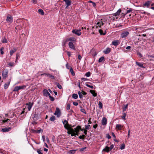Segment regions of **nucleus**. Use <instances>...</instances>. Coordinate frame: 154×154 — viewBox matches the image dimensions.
<instances>
[{
    "label": "nucleus",
    "mask_w": 154,
    "mask_h": 154,
    "mask_svg": "<svg viewBox=\"0 0 154 154\" xmlns=\"http://www.w3.org/2000/svg\"><path fill=\"white\" fill-rule=\"evenodd\" d=\"M81 129V126L79 125L77 126L76 128H74L75 132H79L80 131V129Z\"/></svg>",
    "instance_id": "19"
},
{
    "label": "nucleus",
    "mask_w": 154,
    "mask_h": 154,
    "mask_svg": "<svg viewBox=\"0 0 154 154\" xmlns=\"http://www.w3.org/2000/svg\"><path fill=\"white\" fill-rule=\"evenodd\" d=\"M119 43V41L118 40H115L112 42V44L115 46L118 45Z\"/></svg>",
    "instance_id": "6"
},
{
    "label": "nucleus",
    "mask_w": 154,
    "mask_h": 154,
    "mask_svg": "<svg viewBox=\"0 0 154 154\" xmlns=\"http://www.w3.org/2000/svg\"><path fill=\"white\" fill-rule=\"evenodd\" d=\"M123 126L120 124H117L116 125V129L117 130H121L122 129Z\"/></svg>",
    "instance_id": "12"
},
{
    "label": "nucleus",
    "mask_w": 154,
    "mask_h": 154,
    "mask_svg": "<svg viewBox=\"0 0 154 154\" xmlns=\"http://www.w3.org/2000/svg\"><path fill=\"white\" fill-rule=\"evenodd\" d=\"M150 3L151 2L150 1H147L143 5V7H144V6H146L147 7H148L150 5Z\"/></svg>",
    "instance_id": "22"
},
{
    "label": "nucleus",
    "mask_w": 154,
    "mask_h": 154,
    "mask_svg": "<svg viewBox=\"0 0 154 154\" xmlns=\"http://www.w3.org/2000/svg\"><path fill=\"white\" fill-rule=\"evenodd\" d=\"M85 129L86 130H89L91 128V126L90 125H85Z\"/></svg>",
    "instance_id": "37"
},
{
    "label": "nucleus",
    "mask_w": 154,
    "mask_h": 154,
    "mask_svg": "<svg viewBox=\"0 0 154 154\" xmlns=\"http://www.w3.org/2000/svg\"><path fill=\"white\" fill-rule=\"evenodd\" d=\"M47 75L48 76L49 78H51V79H55V77L52 75H51V74H49V73H47V75Z\"/></svg>",
    "instance_id": "27"
},
{
    "label": "nucleus",
    "mask_w": 154,
    "mask_h": 154,
    "mask_svg": "<svg viewBox=\"0 0 154 154\" xmlns=\"http://www.w3.org/2000/svg\"><path fill=\"white\" fill-rule=\"evenodd\" d=\"M66 53L68 55L69 57L70 56L71 54L69 52V51H66Z\"/></svg>",
    "instance_id": "53"
},
{
    "label": "nucleus",
    "mask_w": 154,
    "mask_h": 154,
    "mask_svg": "<svg viewBox=\"0 0 154 154\" xmlns=\"http://www.w3.org/2000/svg\"><path fill=\"white\" fill-rule=\"evenodd\" d=\"M55 119H56L55 117L54 116H52L50 118V120L51 121L54 122L55 120Z\"/></svg>",
    "instance_id": "32"
},
{
    "label": "nucleus",
    "mask_w": 154,
    "mask_h": 154,
    "mask_svg": "<svg viewBox=\"0 0 154 154\" xmlns=\"http://www.w3.org/2000/svg\"><path fill=\"white\" fill-rule=\"evenodd\" d=\"M70 108V103H68L67 104L66 109L67 110H69Z\"/></svg>",
    "instance_id": "38"
},
{
    "label": "nucleus",
    "mask_w": 154,
    "mask_h": 154,
    "mask_svg": "<svg viewBox=\"0 0 154 154\" xmlns=\"http://www.w3.org/2000/svg\"><path fill=\"white\" fill-rule=\"evenodd\" d=\"M63 124L64 125V127L65 128V129H67V127H66V126L67 125H69L68 121L66 120L65 119L64 120V121H63Z\"/></svg>",
    "instance_id": "16"
},
{
    "label": "nucleus",
    "mask_w": 154,
    "mask_h": 154,
    "mask_svg": "<svg viewBox=\"0 0 154 154\" xmlns=\"http://www.w3.org/2000/svg\"><path fill=\"white\" fill-rule=\"evenodd\" d=\"M41 151L42 150L40 149H38L37 150V152L38 154H43V153L41 152Z\"/></svg>",
    "instance_id": "46"
},
{
    "label": "nucleus",
    "mask_w": 154,
    "mask_h": 154,
    "mask_svg": "<svg viewBox=\"0 0 154 154\" xmlns=\"http://www.w3.org/2000/svg\"><path fill=\"white\" fill-rule=\"evenodd\" d=\"M90 92L92 94L93 96L95 97L97 96V94L95 92V91L94 90H90Z\"/></svg>",
    "instance_id": "23"
},
{
    "label": "nucleus",
    "mask_w": 154,
    "mask_h": 154,
    "mask_svg": "<svg viewBox=\"0 0 154 154\" xmlns=\"http://www.w3.org/2000/svg\"><path fill=\"white\" fill-rule=\"evenodd\" d=\"M113 147H114L113 144H112L110 145L109 148H110V149L111 150L113 148Z\"/></svg>",
    "instance_id": "60"
},
{
    "label": "nucleus",
    "mask_w": 154,
    "mask_h": 154,
    "mask_svg": "<svg viewBox=\"0 0 154 154\" xmlns=\"http://www.w3.org/2000/svg\"><path fill=\"white\" fill-rule=\"evenodd\" d=\"M70 72H71V75H72V76H74L75 75V73L73 70V69H72V68L71 67L70 68Z\"/></svg>",
    "instance_id": "30"
},
{
    "label": "nucleus",
    "mask_w": 154,
    "mask_h": 154,
    "mask_svg": "<svg viewBox=\"0 0 154 154\" xmlns=\"http://www.w3.org/2000/svg\"><path fill=\"white\" fill-rule=\"evenodd\" d=\"M110 150H111L110 149L109 147L107 146H106L103 150V151H105L107 152H109Z\"/></svg>",
    "instance_id": "18"
},
{
    "label": "nucleus",
    "mask_w": 154,
    "mask_h": 154,
    "mask_svg": "<svg viewBox=\"0 0 154 154\" xmlns=\"http://www.w3.org/2000/svg\"><path fill=\"white\" fill-rule=\"evenodd\" d=\"M78 94L79 96V98L80 99L82 98V95L80 91L78 92Z\"/></svg>",
    "instance_id": "43"
},
{
    "label": "nucleus",
    "mask_w": 154,
    "mask_h": 154,
    "mask_svg": "<svg viewBox=\"0 0 154 154\" xmlns=\"http://www.w3.org/2000/svg\"><path fill=\"white\" fill-rule=\"evenodd\" d=\"M38 13L39 14L42 15H43L45 14L44 12L42 9H39L38 10Z\"/></svg>",
    "instance_id": "26"
},
{
    "label": "nucleus",
    "mask_w": 154,
    "mask_h": 154,
    "mask_svg": "<svg viewBox=\"0 0 154 154\" xmlns=\"http://www.w3.org/2000/svg\"><path fill=\"white\" fill-rule=\"evenodd\" d=\"M111 50L110 48H107L106 49L103 51V53L106 54H107L109 53Z\"/></svg>",
    "instance_id": "14"
},
{
    "label": "nucleus",
    "mask_w": 154,
    "mask_h": 154,
    "mask_svg": "<svg viewBox=\"0 0 154 154\" xmlns=\"http://www.w3.org/2000/svg\"><path fill=\"white\" fill-rule=\"evenodd\" d=\"M32 2L34 4H36L37 3V1L36 0H32Z\"/></svg>",
    "instance_id": "64"
},
{
    "label": "nucleus",
    "mask_w": 154,
    "mask_h": 154,
    "mask_svg": "<svg viewBox=\"0 0 154 154\" xmlns=\"http://www.w3.org/2000/svg\"><path fill=\"white\" fill-rule=\"evenodd\" d=\"M2 43H7V39L6 38H4V39H3L2 41Z\"/></svg>",
    "instance_id": "50"
},
{
    "label": "nucleus",
    "mask_w": 154,
    "mask_h": 154,
    "mask_svg": "<svg viewBox=\"0 0 154 154\" xmlns=\"http://www.w3.org/2000/svg\"><path fill=\"white\" fill-rule=\"evenodd\" d=\"M130 129H129L128 130V138H129L130 137Z\"/></svg>",
    "instance_id": "59"
},
{
    "label": "nucleus",
    "mask_w": 154,
    "mask_h": 154,
    "mask_svg": "<svg viewBox=\"0 0 154 154\" xmlns=\"http://www.w3.org/2000/svg\"><path fill=\"white\" fill-rule=\"evenodd\" d=\"M19 57L18 54H16V61H17Z\"/></svg>",
    "instance_id": "58"
},
{
    "label": "nucleus",
    "mask_w": 154,
    "mask_h": 154,
    "mask_svg": "<svg viewBox=\"0 0 154 154\" xmlns=\"http://www.w3.org/2000/svg\"><path fill=\"white\" fill-rule=\"evenodd\" d=\"M121 11V10L120 9H119L116 13L112 14L113 16L116 17L117 16L119 15Z\"/></svg>",
    "instance_id": "17"
},
{
    "label": "nucleus",
    "mask_w": 154,
    "mask_h": 154,
    "mask_svg": "<svg viewBox=\"0 0 154 154\" xmlns=\"http://www.w3.org/2000/svg\"><path fill=\"white\" fill-rule=\"evenodd\" d=\"M6 20L10 23H12L13 21L12 17V16H7V17Z\"/></svg>",
    "instance_id": "7"
},
{
    "label": "nucleus",
    "mask_w": 154,
    "mask_h": 154,
    "mask_svg": "<svg viewBox=\"0 0 154 154\" xmlns=\"http://www.w3.org/2000/svg\"><path fill=\"white\" fill-rule=\"evenodd\" d=\"M91 74L90 72H88L85 73V75L87 77H89L90 76Z\"/></svg>",
    "instance_id": "41"
},
{
    "label": "nucleus",
    "mask_w": 154,
    "mask_h": 154,
    "mask_svg": "<svg viewBox=\"0 0 154 154\" xmlns=\"http://www.w3.org/2000/svg\"><path fill=\"white\" fill-rule=\"evenodd\" d=\"M80 30L73 29L72 31V32L73 33L75 34L76 35L78 36L80 35L81 34V33L80 32Z\"/></svg>",
    "instance_id": "4"
},
{
    "label": "nucleus",
    "mask_w": 154,
    "mask_h": 154,
    "mask_svg": "<svg viewBox=\"0 0 154 154\" xmlns=\"http://www.w3.org/2000/svg\"><path fill=\"white\" fill-rule=\"evenodd\" d=\"M49 93L48 91L46 89H44L43 91V95L46 97H47V95Z\"/></svg>",
    "instance_id": "21"
},
{
    "label": "nucleus",
    "mask_w": 154,
    "mask_h": 154,
    "mask_svg": "<svg viewBox=\"0 0 154 154\" xmlns=\"http://www.w3.org/2000/svg\"><path fill=\"white\" fill-rule=\"evenodd\" d=\"M4 48L3 47L1 48L0 49V51L1 52V54H4V52L3 51V50H4Z\"/></svg>",
    "instance_id": "47"
},
{
    "label": "nucleus",
    "mask_w": 154,
    "mask_h": 154,
    "mask_svg": "<svg viewBox=\"0 0 154 154\" xmlns=\"http://www.w3.org/2000/svg\"><path fill=\"white\" fill-rule=\"evenodd\" d=\"M19 89L18 86H16L13 90V92L14 91H18L19 90Z\"/></svg>",
    "instance_id": "33"
},
{
    "label": "nucleus",
    "mask_w": 154,
    "mask_h": 154,
    "mask_svg": "<svg viewBox=\"0 0 154 154\" xmlns=\"http://www.w3.org/2000/svg\"><path fill=\"white\" fill-rule=\"evenodd\" d=\"M103 25L104 23L102 21L98 22L96 24L97 25H98L96 26V27L97 28L98 27H99L100 28L101 26H103Z\"/></svg>",
    "instance_id": "15"
},
{
    "label": "nucleus",
    "mask_w": 154,
    "mask_h": 154,
    "mask_svg": "<svg viewBox=\"0 0 154 154\" xmlns=\"http://www.w3.org/2000/svg\"><path fill=\"white\" fill-rule=\"evenodd\" d=\"M125 148V144H122L120 146V149L121 150L124 149Z\"/></svg>",
    "instance_id": "39"
},
{
    "label": "nucleus",
    "mask_w": 154,
    "mask_h": 154,
    "mask_svg": "<svg viewBox=\"0 0 154 154\" xmlns=\"http://www.w3.org/2000/svg\"><path fill=\"white\" fill-rule=\"evenodd\" d=\"M19 90L23 89L26 87V86L23 85L21 86H18Z\"/></svg>",
    "instance_id": "35"
},
{
    "label": "nucleus",
    "mask_w": 154,
    "mask_h": 154,
    "mask_svg": "<svg viewBox=\"0 0 154 154\" xmlns=\"http://www.w3.org/2000/svg\"><path fill=\"white\" fill-rule=\"evenodd\" d=\"M87 130H84V133L85 134V135H86L87 134Z\"/></svg>",
    "instance_id": "62"
},
{
    "label": "nucleus",
    "mask_w": 154,
    "mask_h": 154,
    "mask_svg": "<svg viewBox=\"0 0 154 154\" xmlns=\"http://www.w3.org/2000/svg\"><path fill=\"white\" fill-rule=\"evenodd\" d=\"M85 137V135L82 134V135L80 136L79 138L80 139H84Z\"/></svg>",
    "instance_id": "42"
},
{
    "label": "nucleus",
    "mask_w": 154,
    "mask_h": 154,
    "mask_svg": "<svg viewBox=\"0 0 154 154\" xmlns=\"http://www.w3.org/2000/svg\"><path fill=\"white\" fill-rule=\"evenodd\" d=\"M67 129H66L67 130H69L71 131V132L72 133L74 132L75 131L74 130V129L72 128H69L68 127H67Z\"/></svg>",
    "instance_id": "36"
},
{
    "label": "nucleus",
    "mask_w": 154,
    "mask_h": 154,
    "mask_svg": "<svg viewBox=\"0 0 154 154\" xmlns=\"http://www.w3.org/2000/svg\"><path fill=\"white\" fill-rule=\"evenodd\" d=\"M98 105L99 106V108L100 109H102L103 107V104L100 101L99 102Z\"/></svg>",
    "instance_id": "40"
},
{
    "label": "nucleus",
    "mask_w": 154,
    "mask_h": 154,
    "mask_svg": "<svg viewBox=\"0 0 154 154\" xmlns=\"http://www.w3.org/2000/svg\"><path fill=\"white\" fill-rule=\"evenodd\" d=\"M57 87L59 89H61L62 88V86L59 84V83H57Z\"/></svg>",
    "instance_id": "44"
},
{
    "label": "nucleus",
    "mask_w": 154,
    "mask_h": 154,
    "mask_svg": "<svg viewBox=\"0 0 154 154\" xmlns=\"http://www.w3.org/2000/svg\"><path fill=\"white\" fill-rule=\"evenodd\" d=\"M11 78L10 79H9V81L7 83H5L4 85V88L5 89H7L11 81Z\"/></svg>",
    "instance_id": "9"
},
{
    "label": "nucleus",
    "mask_w": 154,
    "mask_h": 154,
    "mask_svg": "<svg viewBox=\"0 0 154 154\" xmlns=\"http://www.w3.org/2000/svg\"><path fill=\"white\" fill-rule=\"evenodd\" d=\"M11 129V127L6 128H2V131L3 132H8L10 131Z\"/></svg>",
    "instance_id": "11"
},
{
    "label": "nucleus",
    "mask_w": 154,
    "mask_h": 154,
    "mask_svg": "<svg viewBox=\"0 0 154 154\" xmlns=\"http://www.w3.org/2000/svg\"><path fill=\"white\" fill-rule=\"evenodd\" d=\"M99 32L100 34V35H104L106 34V32H105L103 33V30L101 29H100L99 30Z\"/></svg>",
    "instance_id": "28"
},
{
    "label": "nucleus",
    "mask_w": 154,
    "mask_h": 154,
    "mask_svg": "<svg viewBox=\"0 0 154 154\" xmlns=\"http://www.w3.org/2000/svg\"><path fill=\"white\" fill-rule=\"evenodd\" d=\"M97 126H98L97 124H96L95 125H93V127L95 129L97 128Z\"/></svg>",
    "instance_id": "63"
},
{
    "label": "nucleus",
    "mask_w": 154,
    "mask_h": 154,
    "mask_svg": "<svg viewBox=\"0 0 154 154\" xmlns=\"http://www.w3.org/2000/svg\"><path fill=\"white\" fill-rule=\"evenodd\" d=\"M69 46L70 48L73 50H75V46L72 42H69Z\"/></svg>",
    "instance_id": "13"
},
{
    "label": "nucleus",
    "mask_w": 154,
    "mask_h": 154,
    "mask_svg": "<svg viewBox=\"0 0 154 154\" xmlns=\"http://www.w3.org/2000/svg\"><path fill=\"white\" fill-rule=\"evenodd\" d=\"M73 104L74 106H77L78 105V103L77 102H73Z\"/></svg>",
    "instance_id": "61"
},
{
    "label": "nucleus",
    "mask_w": 154,
    "mask_h": 154,
    "mask_svg": "<svg viewBox=\"0 0 154 154\" xmlns=\"http://www.w3.org/2000/svg\"><path fill=\"white\" fill-rule=\"evenodd\" d=\"M105 60V58H104V57H103V56L102 57L99 59V60H98V62L99 63H101L103 61V60Z\"/></svg>",
    "instance_id": "31"
},
{
    "label": "nucleus",
    "mask_w": 154,
    "mask_h": 154,
    "mask_svg": "<svg viewBox=\"0 0 154 154\" xmlns=\"http://www.w3.org/2000/svg\"><path fill=\"white\" fill-rule=\"evenodd\" d=\"M50 98V100L52 101H54V97H52V96H50V97H49Z\"/></svg>",
    "instance_id": "52"
},
{
    "label": "nucleus",
    "mask_w": 154,
    "mask_h": 154,
    "mask_svg": "<svg viewBox=\"0 0 154 154\" xmlns=\"http://www.w3.org/2000/svg\"><path fill=\"white\" fill-rule=\"evenodd\" d=\"M33 104V103H31V102H29L28 103H26V105L28 106L27 108L29 111H30Z\"/></svg>",
    "instance_id": "5"
},
{
    "label": "nucleus",
    "mask_w": 154,
    "mask_h": 154,
    "mask_svg": "<svg viewBox=\"0 0 154 154\" xmlns=\"http://www.w3.org/2000/svg\"><path fill=\"white\" fill-rule=\"evenodd\" d=\"M83 95H86L87 94V93L85 91H82V92H81Z\"/></svg>",
    "instance_id": "55"
},
{
    "label": "nucleus",
    "mask_w": 154,
    "mask_h": 154,
    "mask_svg": "<svg viewBox=\"0 0 154 154\" xmlns=\"http://www.w3.org/2000/svg\"><path fill=\"white\" fill-rule=\"evenodd\" d=\"M107 119L105 117H103L102 119L101 124L103 125H106L107 124Z\"/></svg>",
    "instance_id": "10"
},
{
    "label": "nucleus",
    "mask_w": 154,
    "mask_h": 154,
    "mask_svg": "<svg viewBox=\"0 0 154 154\" xmlns=\"http://www.w3.org/2000/svg\"><path fill=\"white\" fill-rule=\"evenodd\" d=\"M86 85L88 87H89L91 89H93L94 88V87L93 86H91V85H90L88 84H86Z\"/></svg>",
    "instance_id": "48"
},
{
    "label": "nucleus",
    "mask_w": 154,
    "mask_h": 154,
    "mask_svg": "<svg viewBox=\"0 0 154 154\" xmlns=\"http://www.w3.org/2000/svg\"><path fill=\"white\" fill-rule=\"evenodd\" d=\"M66 5V8L68 7L71 5V1L70 0H63Z\"/></svg>",
    "instance_id": "8"
},
{
    "label": "nucleus",
    "mask_w": 154,
    "mask_h": 154,
    "mask_svg": "<svg viewBox=\"0 0 154 154\" xmlns=\"http://www.w3.org/2000/svg\"><path fill=\"white\" fill-rule=\"evenodd\" d=\"M54 115H57V117H59L61 113L59 109L58 108H56V111H55Z\"/></svg>",
    "instance_id": "3"
},
{
    "label": "nucleus",
    "mask_w": 154,
    "mask_h": 154,
    "mask_svg": "<svg viewBox=\"0 0 154 154\" xmlns=\"http://www.w3.org/2000/svg\"><path fill=\"white\" fill-rule=\"evenodd\" d=\"M8 70L7 69H5L2 72V76L3 79H6L8 76Z\"/></svg>",
    "instance_id": "1"
},
{
    "label": "nucleus",
    "mask_w": 154,
    "mask_h": 154,
    "mask_svg": "<svg viewBox=\"0 0 154 154\" xmlns=\"http://www.w3.org/2000/svg\"><path fill=\"white\" fill-rule=\"evenodd\" d=\"M42 131V130L41 129H40L39 130L36 131V132L37 133H40Z\"/></svg>",
    "instance_id": "51"
},
{
    "label": "nucleus",
    "mask_w": 154,
    "mask_h": 154,
    "mask_svg": "<svg viewBox=\"0 0 154 154\" xmlns=\"http://www.w3.org/2000/svg\"><path fill=\"white\" fill-rule=\"evenodd\" d=\"M86 147H85L80 149L79 150L80 151L82 152V151H83L84 150V149H86Z\"/></svg>",
    "instance_id": "54"
},
{
    "label": "nucleus",
    "mask_w": 154,
    "mask_h": 154,
    "mask_svg": "<svg viewBox=\"0 0 154 154\" xmlns=\"http://www.w3.org/2000/svg\"><path fill=\"white\" fill-rule=\"evenodd\" d=\"M136 64L138 66L142 68H145V67L143 66V64L142 63L138 62H136Z\"/></svg>",
    "instance_id": "20"
},
{
    "label": "nucleus",
    "mask_w": 154,
    "mask_h": 154,
    "mask_svg": "<svg viewBox=\"0 0 154 154\" xmlns=\"http://www.w3.org/2000/svg\"><path fill=\"white\" fill-rule=\"evenodd\" d=\"M17 49L16 48H14L13 50H11L10 51V55L11 56L16 51Z\"/></svg>",
    "instance_id": "25"
},
{
    "label": "nucleus",
    "mask_w": 154,
    "mask_h": 154,
    "mask_svg": "<svg viewBox=\"0 0 154 154\" xmlns=\"http://www.w3.org/2000/svg\"><path fill=\"white\" fill-rule=\"evenodd\" d=\"M128 104H127L126 105H124V107H122V111L123 112H124L125 111L128 107Z\"/></svg>",
    "instance_id": "24"
},
{
    "label": "nucleus",
    "mask_w": 154,
    "mask_h": 154,
    "mask_svg": "<svg viewBox=\"0 0 154 154\" xmlns=\"http://www.w3.org/2000/svg\"><path fill=\"white\" fill-rule=\"evenodd\" d=\"M80 111L84 113L85 114L86 113L85 110L84 109H81Z\"/></svg>",
    "instance_id": "49"
},
{
    "label": "nucleus",
    "mask_w": 154,
    "mask_h": 154,
    "mask_svg": "<svg viewBox=\"0 0 154 154\" xmlns=\"http://www.w3.org/2000/svg\"><path fill=\"white\" fill-rule=\"evenodd\" d=\"M72 97L75 99H77L78 98V95L76 94H73L72 95Z\"/></svg>",
    "instance_id": "34"
},
{
    "label": "nucleus",
    "mask_w": 154,
    "mask_h": 154,
    "mask_svg": "<svg viewBox=\"0 0 154 154\" xmlns=\"http://www.w3.org/2000/svg\"><path fill=\"white\" fill-rule=\"evenodd\" d=\"M129 34V32L127 31H123L121 34V37L122 38L126 37L128 36Z\"/></svg>",
    "instance_id": "2"
},
{
    "label": "nucleus",
    "mask_w": 154,
    "mask_h": 154,
    "mask_svg": "<svg viewBox=\"0 0 154 154\" xmlns=\"http://www.w3.org/2000/svg\"><path fill=\"white\" fill-rule=\"evenodd\" d=\"M106 137L109 139L111 138V137L110 136V135L109 134H106Z\"/></svg>",
    "instance_id": "57"
},
{
    "label": "nucleus",
    "mask_w": 154,
    "mask_h": 154,
    "mask_svg": "<svg viewBox=\"0 0 154 154\" xmlns=\"http://www.w3.org/2000/svg\"><path fill=\"white\" fill-rule=\"evenodd\" d=\"M8 65L10 66H12L14 65V63L10 62L8 63Z\"/></svg>",
    "instance_id": "56"
},
{
    "label": "nucleus",
    "mask_w": 154,
    "mask_h": 154,
    "mask_svg": "<svg viewBox=\"0 0 154 154\" xmlns=\"http://www.w3.org/2000/svg\"><path fill=\"white\" fill-rule=\"evenodd\" d=\"M132 11H133V9L131 8H130L128 10H127L125 14V15H126V14L130 13V12H131V13H132Z\"/></svg>",
    "instance_id": "29"
},
{
    "label": "nucleus",
    "mask_w": 154,
    "mask_h": 154,
    "mask_svg": "<svg viewBox=\"0 0 154 154\" xmlns=\"http://www.w3.org/2000/svg\"><path fill=\"white\" fill-rule=\"evenodd\" d=\"M75 150H71L69 151V152L72 154H74L75 152Z\"/></svg>",
    "instance_id": "45"
}]
</instances>
